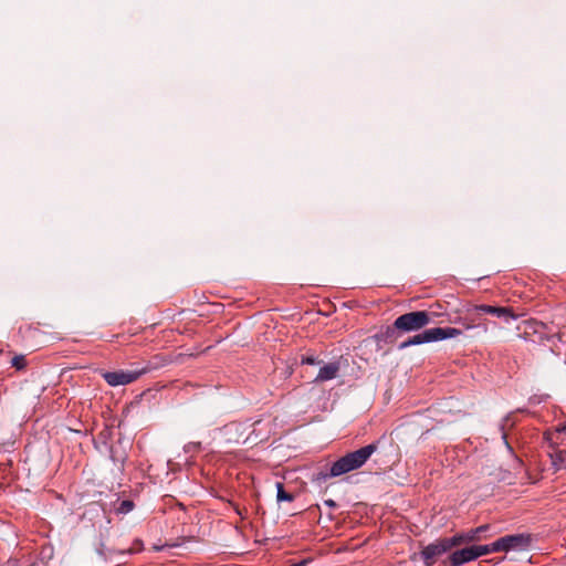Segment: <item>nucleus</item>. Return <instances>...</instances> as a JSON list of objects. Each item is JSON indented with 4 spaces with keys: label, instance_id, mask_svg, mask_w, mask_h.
Returning a JSON list of instances; mask_svg holds the SVG:
<instances>
[{
    "label": "nucleus",
    "instance_id": "1",
    "mask_svg": "<svg viewBox=\"0 0 566 566\" xmlns=\"http://www.w3.org/2000/svg\"><path fill=\"white\" fill-rule=\"evenodd\" d=\"M376 450L377 443H370L345 454L336 460L328 471L319 472L317 474V480L326 481L329 478L340 476L347 472L361 468Z\"/></svg>",
    "mask_w": 566,
    "mask_h": 566
},
{
    "label": "nucleus",
    "instance_id": "2",
    "mask_svg": "<svg viewBox=\"0 0 566 566\" xmlns=\"http://www.w3.org/2000/svg\"><path fill=\"white\" fill-rule=\"evenodd\" d=\"M431 323V316L426 311H415L398 316L392 326L386 331L387 337H396V333L417 332Z\"/></svg>",
    "mask_w": 566,
    "mask_h": 566
},
{
    "label": "nucleus",
    "instance_id": "3",
    "mask_svg": "<svg viewBox=\"0 0 566 566\" xmlns=\"http://www.w3.org/2000/svg\"><path fill=\"white\" fill-rule=\"evenodd\" d=\"M462 332L454 327H433L424 329L423 332L409 337L407 340L399 345L400 349H405L409 346L421 345L448 338H453L461 335Z\"/></svg>",
    "mask_w": 566,
    "mask_h": 566
},
{
    "label": "nucleus",
    "instance_id": "4",
    "mask_svg": "<svg viewBox=\"0 0 566 566\" xmlns=\"http://www.w3.org/2000/svg\"><path fill=\"white\" fill-rule=\"evenodd\" d=\"M454 547L455 545L452 537L439 538L436 542L424 546L420 552V556L426 566H432L438 557L450 552Z\"/></svg>",
    "mask_w": 566,
    "mask_h": 566
},
{
    "label": "nucleus",
    "instance_id": "5",
    "mask_svg": "<svg viewBox=\"0 0 566 566\" xmlns=\"http://www.w3.org/2000/svg\"><path fill=\"white\" fill-rule=\"evenodd\" d=\"M500 552H523L532 544V536L527 533L510 534L496 539Z\"/></svg>",
    "mask_w": 566,
    "mask_h": 566
},
{
    "label": "nucleus",
    "instance_id": "6",
    "mask_svg": "<svg viewBox=\"0 0 566 566\" xmlns=\"http://www.w3.org/2000/svg\"><path fill=\"white\" fill-rule=\"evenodd\" d=\"M492 530L493 527L490 524H483L475 528L459 532L451 537L453 539L455 547H458L463 544L476 543L489 538L490 536H492V534L490 533Z\"/></svg>",
    "mask_w": 566,
    "mask_h": 566
},
{
    "label": "nucleus",
    "instance_id": "7",
    "mask_svg": "<svg viewBox=\"0 0 566 566\" xmlns=\"http://www.w3.org/2000/svg\"><path fill=\"white\" fill-rule=\"evenodd\" d=\"M251 424L249 421L239 422L232 421L220 429V433L229 443H247L250 436H245Z\"/></svg>",
    "mask_w": 566,
    "mask_h": 566
},
{
    "label": "nucleus",
    "instance_id": "8",
    "mask_svg": "<svg viewBox=\"0 0 566 566\" xmlns=\"http://www.w3.org/2000/svg\"><path fill=\"white\" fill-rule=\"evenodd\" d=\"M144 370H116V371H104L102 377L112 387L124 386L135 381Z\"/></svg>",
    "mask_w": 566,
    "mask_h": 566
},
{
    "label": "nucleus",
    "instance_id": "9",
    "mask_svg": "<svg viewBox=\"0 0 566 566\" xmlns=\"http://www.w3.org/2000/svg\"><path fill=\"white\" fill-rule=\"evenodd\" d=\"M474 312L476 314L484 313L491 314L499 318H502L505 323H510L513 319H516V316L507 308V307H497L492 305H476L474 307Z\"/></svg>",
    "mask_w": 566,
    "mask_h": 566
},
{
    "label": "nucleus",
    "instance_id": "10",
    "mask_svg": "<svg viewBox=\"0 0 566 566\" xmlns=\"http://www.w3.org/2000/svg\"><path fill=\"white\" fill-rule=\"evenodd\" d=\"M472 560H475V553L472 545L454 551L449 556V563L451 566H461Z\"/></svg>",
    "mask_w": 566,
    "mask_h": 566
},
{
    "label": "nucleus",
    "instance_id": "11",
    "mask_svg": "<svg viewBox=\"0 0 566 566\" xmlns=\"http://www.w3.org/2000/svg\"><path fill=\"white\" fill-rule=\"evenodd\" d=\"M339 371V363L333 361L324 365L319 368L317 376L315 377V382H323L327 380H332L336 378Z\"/></svg>",
    "mask_w": 566,
    "mask_h": 566
},
{
    "label": "nucleus",
    "instance_id": "12",
    "mask_svg": "<svg viewBox=\"0 0 566 566\" xmlns=\"http://www.w3.org/2000/svg\"><path fill=\"white\" fill-rule=\"evenodd\" d=\"M472 546H473V551L475 553V559H478L481 556H485V555H489L492 553L500 552L496 541H494L491 544H486V545H472Z\"/></svg>",
    "mask_w": 566,
    "mask_h": 566
},
{
    "label": "nucleus",
    "instance_id": "13",
    "mask_svg": "<svg viewBox=\"0 0 566 566\" xmlns=\"http://www.w3.org/2000/svg\"><path fill=\"white\" fill-rule=\"evenodd\" d=\"M106 553H108L109 555H115L117 556L118 558L115 560L117 564L120 563V557H124L125 555H130L133 554V551L132 549H127V551H113V549H106L104 547V545H101L99 548H97V554L99 556H106Z\"/></svg>",
    "mask_w": 566,
    "mask_h": 566
},
{
    "label": "nucleus",
    "instance_id": "14",
    "mask_svg": "<svg viewBox=\"0 0 566 566\" xmlns=\"http://www.w3.org/2000/svg\"><path fill=\"white\" fill-rule=\"evenodd\" d=\"M551 459L553 465L559 470L564 467L566 462V451L564 450H555L553 453H551Z\"/></svg>",
    "mask_w": 566,
    "mask_h": 566
},
{
    "label": "nucleus",
    "instance_id": "15",
    "mask_svg": "<svg viewBox=\"0 0 566 566\" xmlns=\"http://www.w3.org/2000/svg\"><path fill=\"white\" fill-rule=\"evenodd\" d=\"M276 490L277 502H292L294 500V496L285 491L284 485L282 483H276Z\"/></svg>",
    "mask_w": 566,
    "mask_h": 566
},
{
    "label": "nucleus",
    "instance_id": "16",
    "mask_svg": "<svg viewBox=\"0 0 566 566\" xmlns=\"http://www.w3.org/2000/svg\"><path fill=\"white\" fill-rule=\"evenodd\" d=\"M134 509V503L129 500H124L119 503L117 512L120 514H127Z\"/></svg>",
    "mask_w": 566,
    "mask_h": 566
},
{
    "label": "nucleus",
    "instance_id": "17",
    "mask_svg": "<svg viewBox=\"0 0 566 566\" xmlns=\"http://www.w3.org/2000/svg\"><path fill=\"white\" fill-rule=\"evenodd\" d=\"M200 449H201L200 442H189V443L185 444V447H184L185 453H195V452H198Z\"/></svg>",
    "mask_w": 566,
    "mask_h": 566
},
{
    "label": "nucleus",
    "instance_id": "18",
    "mask_svg": "<svg viewBox=\"0 0 566 566\" xmlns=\"http://www.w3.org/2000/svg\"><path fill=\"white\" fill-rule=\"evenodd\" d=\"M301 363L306 365H319L322 361L314 355H307L302 357Z\"/></svg>",
    "mask_w": 566,
    "mask_h": 566
},
{
    "label": "nucleus",
    "instance_id": "19",
    "mask_svg": "<svg viewBox=\"0 0 566 566\" xmlns=\"http://www.w3.org/2000/svg\"><path fill=\"white\" fill-rule=\"evenodd\" d=\"M11 365L18 370H21L24 367V357L21 355L14 356L11 359Z\"/></svg>",
    "mask_w": 566,
    "mask_h": 566
},
{
    "label": "nucleus",
    "instance_id": "20",
    "mask_svg": "<svg viewBox=\"0 0 566 566\" xmlns=\"http://www.w3.org/2000/svg\"><path fill=\"white\" fill-rule=\"evenodd\" d=\"M109 457L114 463H117V462L122 463L124 461V457L117 454V451L114 446H112L109 449Z\"/></svg>",
    "mask_w": 566,
    "mask_h": 566
},
{
    "label": "nucleus",
    "instance_id": "21",
    "mask_svg": "<svg viewBox=\"0 0 566 566\" xmlns=\"http://www.w3.org/2000/svg\"><path fill=\"white\" fill-rule=\"evenodd\" d=\"M509 421V417H506L504 420H503V423L501 424V431H502V439L506 446V448L509 449V451L512 452V448L511 446L507 442V437H506V433L504 432V426H505V422Z\"/></svg>",
    "mask_w": 566,
    "mask_h": 566
},
{
    "label": "nucleus",
    "instance_id": "22",
    "mask_svg": "<svg viewBox=\"0 0 566 566\" xmlns=\"http://www.w3.org/2000/svg\"><path fill=\"white\" fill-rule=\"evenodd\" d=\"M324 504H325L326 506H328V507H332V509H334V507H336V506H337L336 502H335L334 500H332V499L325 500V501H324Z\"/></svg>",
    "mask_w": 566,
    "mask_h": 566
},
{
    "label": "nucleus",
    "instance_id": "23",
    "mask_svg": "<svg viewBox=\"0 0 566 566\" xmlns=\"http://www.w3.org/2000/svg\"><path fill=\"white\" fill-rule=\"evenodd\" d=\"M559 431L566 432V422L563 424V427L559 429Z\"/></svg>",
    "mask_w": 566,
    "mask_h": 566
}]
</instances>
